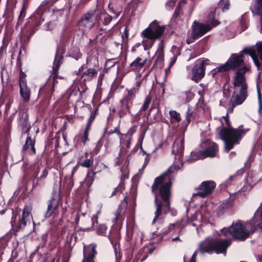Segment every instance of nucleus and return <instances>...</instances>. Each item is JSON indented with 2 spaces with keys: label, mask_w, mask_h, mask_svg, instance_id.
<instances>
[{
  "label": "nucleus",
  "mask_w": 262,
  "mask_h": 262,
  "mask_svg": "<svg viewBox=\"0 0 262 262\" xmlns=\"http://www.w3.org/2000/svg\"><path fill=\"white\" fill-rule=\"evenodd\" d=\"M97 73V71L94 69H89L85 71L83 76L85 80H91L94 77Z\"/></svg>",
  "instance_id": "4be33fe9"
},
{
  "label": "nucleus",
  "mask_w": 262,
  "mask_h": 262,
  "mask_svg": "<svg viewBox=\"0 0 262 262\" xmlns=\"http://www.w3.org/2000/svg\"><path fill=\"white\" fill-rule=\"evenodd\" d=\"M127 137V139H128V140H129V139H130V137Z\"/></svg>",
  "instance_id": "6e6d98bb"
},
{
  "label": "nucleus",
  "mask_w": 262,
  "mask_h": 262,
  "mask_svg": "<svg viewBox=\"0 0 262 262\" xmlns=\"http://www.w3.org/2000/svg\"><path fill=\"white\" fill-rule=\"evenodd\" d=\"M234 153H233V152H231V154H230V156H231V155H234Z\"/></svg>",
  "instance_id": "603ef678"
},
{
  "label": "nucleus",
  "mask_w": 262,
  "mask_h": 262,
  "mask_svg": "<svg viewBox=\"0 0 262 262\" xmlns=\"http://www.w3.org/2000/svg\"><path fill=\"white\" fill-rule=\"evenodd\" d=\"M25 75L23 73H21L20 74V78H19V84H20V82L21 81H23L25 83H26V81L25 78Z\"/></svg>",
  "instance_id": "c9c22d12"
},
{
  "label": "nucleus",
  "mask_w": 262,
  "mask_h": 262,
  "mask_svg": "<svg viewBox=\"0 0 262 262\" xmlns=\"http://www.w3.org/2000/svg\"><path fill=\"white\" fill-rule=\"evenodd\" d=\"M97 20V17L94 12H88L79 21V27L82 30H89L92 28Z\"/></svg>",
  "instance_id": "ddd939ff"
},
{
  "label": "nucleus",
  "mask_w": 262,
  "mask_h": 262,
  "mask_svg": "<svg viewBox=\"0 0 262 262\" xmlns=\"http://www.w3.org/2000/svg\"><path fill=\"white\" fill-rule=\"evenodd\" d=\"M188 223V224H189V221H188V223ZM190 224L191 225L193 226H195V223H190Z\"/></svg>",
  "instance_id": "3c124183"
},
{
  "label": "nucleus",
  "mask_w": 262,
  "mask_h": 262,
  "mask_svg": "<svg viewBox=\"0 0 262 262\" xmlns=\"http://www.w3.org/2000/svg\"><path fill=\"white\" fill-rule=\"evenodd\" d=\"M176 1L177 0H171L170 1H169L168 2V5H169V6H170V7L173 6Z\"/></svg>",
  "instance_id": "a19ab883"
},
{
  "label": "nucleus",
  "mask_w": 262,
  "mask_h": 262,
  "mask_svg": "<svg viewBox=\"0 0 262 262\" xmlns=\"http://www.w3.org/2000/svg\"><path fill=\"white\" fill-rule=\"evenodd\" d=\"M170 69V68H169V67L168 68L165 69V73L166 74H167L169 72Z\"/></svg>",
  "instance_id": "8fccbe9b"
},
{
  "label": "nucleus",
  "mask_w": 262,
  "mask_h": 262,
  "mask_svg": "<svg viewBox=\"0 0 262 262\" xmlns=\"http://www.w3.org/2000/svg\"><path fill=\"white\" fill-rule=\"evenodd\" d=\"M243 62V59L242 55L232 54L226 63L214 69L212 74L217 72L227 71L233 68L241 66Z\"/></svg>",
  "instance_id": "0eeeda50"
},
{
  "label": "nucleus",
  "mask_w": 262,
  "mask_h": 262,
  "mask_svg": "<svg viewBox=\"0 0 262 262\" xmlns=\"http://www.w3.org/2000/svg\"><path fill=\"white\" fill-rule=\"evenodd\" d=\"M184 149L183 142L182 140L175 142L173 145L172 152L174 155H181Z\"/></svg>",
  "instance_id": "6ab92c4d"
},
{
  "label": "nucleus",
  "mask_w": 262,
  "mask_h": 262,
  "mask_svg": "<svg viewBox=\"0 0 262 262\" xmlns=\"http://www.w3.org/2000/svg\"><path fill=\"white\" fill-rule=\"evenodd\" d=\"M229 6V0H220L218 4V8L221 9L223 11L227 10Z\"/></svg>",
  "instance_id": "393cba45"
},
{
  "label": "nucleus",
  "mask_w": 262,
  "mask_h": 262,
  "mask_svg": "<svg viewBox=\"0 0 262 262\" xmlns=\"http://www.w3.org/2000/svg\"><path fill=\"white\" fill-rule=\"evenodd\" d=\"M231 244V240H206L201 243L199 246L201 253H210L213 250L216 253H225L226 249Z\"/></svg>",
  "instance_id": "7ed1b4c3"
},
{
  "label": "nucleus",
  "mask_w": 262,
  "mask_h": 262,
  "mask_svg": "<svg viewBox=\"0 0 262 262\" xmlns=\"http://www.w3.org/2000/svg\"><path fill=\"white\" fill-rule=\"evenodd\" d=\"M248 70L246 67L240 69L236 72L234 79V86L237 90L247 91V85L245 82V73Z\"/></svg>",
  "instance_id": "f8f14e48"
},
{
  "label": "nucleus",
  "mask_w": 262,
  "mask_h": 262,
  "mask_svg": "<svg viewBox=\"0 0 262 262\" xmlns=\"http://www.w3.org/2000/svg\"><path fill=\"white\" fill-rule=\"evenodd\" d=\"M214 12H211L208 16L207 22L208 23L211 24V25L194 22L193 25L192 26V37L194 38L199 36H201L210 30L213 27L218 25L219 22L217 20L214 19Z\"/></svg>",
  "instance_id": "20e7f679"
},
{
  "label": "nucleus",
  "mask_w": 262,
  "mask_h": 262,
  "mask_svg": "<svg viewBox=\"0 0 262 262\" xmlns=\"http://www.w3.org/2000/svg\"><path fill=\"white\" fill-rule=\"evenodd\" d=\"M92 250V253L88 255H86L85 250H84V258L82 262H94L93 259L95 254L96 253L95 246H93Z\"/></svg>",
  "instance_id": "b1692460"
},
{
  "label": "nucleus",
  "mask_w": 262,
  "mask_h": 262,
  "mask_svg": "<svg viewBox=\"0 0 262 262\" xmlns=\"http://www.w3.org/2000/svg\"><path fill=\"white\" fill-rule=\"evenodd\" d=\"M123 189V188L122 186L119 185L113 191V192L112 193V195H116L117 192H120V191H122Z\"/></svg>",
  "instance_id": "72a5a7b5"
},
{
  "label": "nucleus",
  "mask_w": 262,
  "mask_h": 262,
  "mask_svg": "<svg viewBox=\"0 0 262 262\" xmlns=\"http://www.w3.org/2000/svg\"><path fill=\"white\" fill-rule=\"evenodd\" d=\"M92 121H93V119H91V118H90V119L89 120V121L87 122L85 128H88V129H90Z\"/></svg>",
  "instance_id": "e433bc0d"
},
{
  "label": "nucleus",
  "mask_w": 262,
  "mask_h": 262,
  "mask_svg": "<svg viewBox=\"0 0 262 262\" xmlns=\"http://www.w3.org/2000/svg\"><path fill=\"white\" fill-rule=\"evenodd\" d=\"M249 224L251 232H253L257 228L262 229V212L259 210H256Z\"/></svg>",
  "instance_id": "2eb2a0df"
},
{
  "label": "nucleus",
  "mask_w": 262,
  "mask_h": 262,
  "mask_svg": "<svg viewBox=\"0 0 262 262\" xmlns=\"http://www.w3.org/2000/svg\"><path fill=\"white\" fill-rule=\"evenodd\" d=\"M243 52L249 54L252 57L257 68L260 66V63L257 59V57L258 56L262 60V42L257 43L254 47L245 49Z\"/></svg>",
  "instance_id": "9b49d317"
},
{
  "label": "nucleus",
  "mask_w": 262,
  "mask_h": 262,
  "mask_svg": "<svg viewBox=\"0 0 262 262\" xmlns=\"http://www.w3.org/2000/svg\"><path fill=\"white\" fill-rule=\"evenodd\" d=\"M223 119L224 120L225 122L226 123L227 125H229V119L228 118V117H223Z\"/></svg>",
  "instance_id": "37998d69"
},
{
  "label": "nucleus",
  "mask_w": 262,
  "mask_h": 262,
  "mask_svg": "<svg viewBox=\"0 0 262 262\" xmlns=\"http://www.w3.org/2000/svg\"><path fill=\"white\" fill-rule=\"evenodd\" d=\"M35 183V180L33 181V184H34Z\"/></svg>",
  "instance_id": "13d9d810"
},
{
  "label": "nucleus",
  "mask_w": 262,
  "mask_h": 262,
  "mask_svg": "<svg viewBox=\"0 0 262 262\" xmlns=\"http://www.w3.org/2000/svg\"><path fill=\"white\" fill-rule=\"evenodd\" d=\"M195 256L196 254L195 253H194L192 255L189 262H195Z\"/></svg>",
  "instance_id": "ea45409f"
},
{
  "label": "nucleus",
  "mask_w": 262,
  "mask_h": 262,
  "mask_svg": "<svg viewBox=\"0 0 262 262\" xmlns=\"http://www.w3.org/2000/svg\"><path fill=\"white\" fill-rule=\"evenodd\" d=\"M151 102V98L149 96H147L145 99V101L144 102V104L142 106V107L141 108V110L142 111H145L147 110V108L148 107L149 104Z\"/></svg>",
  "instance_id": "bb28decb"
},
{
  "label": "nucleus",
  "mask_w": 262,
  "mask_h": 262,
  "mask_svg": "<svg viewBox=\"0 0 262 262\" xmlns=\"http://www.w3.org/2000/svg\"><path fill=\"white\" fill-rule=\"evenodd\" d=\"M112 19V16L110 15H107L104 18V23L105 25H107L109 24Z\"/></svg>",
  "instance_id": "f704fd0d"
},
{
  "label": "nucleus",
  "mask_w": 262,
  "mask_h": 262,
  "mask_svg": "<svg viewBox=\"0 0 262 262\" xmlns=\"http://www.w3.org/2000/svg\"><path fill=\"white\" fill-rule=\"evenodd\" d=\"M256 12L260 16V20L261 23V28L260 32H262V0H256V4L255 6Z\"/></svg>",
  "instance_id": "5701e85b"
},
{
  "label": "nucleus",
  "mask_w": 262,
  "mask_h": 262,
  "mask_svg": "<svg viewBox=\"0 0 262 262\" xmlns=\"http://www.w3.org/2000/svg\"><path fill=\"white\" fill-rule=\"evenodd\" d=\"M32 206L30 205L25 206L22 215L19 217L17 224L15 223L16 216L15 214L13 213L11 223L12 227H16L18 229H25L27 227L30 226L32 223L34 225L33 217L31 214Z\"/></svg>",
  "instance_id": "39448f33"
},
{
  "label": "nucleus",
  "mask_w": 262,
  "mask_h": 262,
  "mask_svg": "<svg viewBox=\"0 0 262 262\" xmlns=\"http://www.w3.org/2000/svg\"><path fill=\"white\" fill-rule=\"evenodd\" d=\"M215 187V184L212 181L203 182L198 188V192L193 195L204 197L212 192Z\"/></svg>",
  "instance_id": "4468645a"
},
{
  "label": "nucleus",
  "mask_w": 262,
  "mask_h": 262,
  "mask_svg": "<svg viewBox=\"0 0 262 262\" xmlns=\"http://www.w3.org/2000/svg\"><path fill=\"white\" fill-rule=\"evenodd\" d=\"M59 67V64H55V63H54V69H55V71L58 70Z\"/></svg>",
  "instance_id": "a18cd8bd"
},
{
  "label": "nucleus",
  "mask_w": 262,
  "mask_h": 262,
  "mask_svg": "<svg viewBox=\"0 0 262 262\" xmlns=\"http://www.w3.org/2000/svg\"><path fill=\"white\" fill-rule=\"evenodd\" d=\"M122 212V209L120 207H119L116 211L115 213V217L114 219V221L116 222L118 220L119 216L120 215L121 213Z\"/></svg>",
  "instance_id": "2f4dec72"
},
{
  "label": "nucleus",
  "mask_w": 262,
  "mask_h": 262,
  "mask_svg": "<svg viewBox=\"0 0 262 262\" xmlns=\"http://www.w3.org/2000/svg\"><path fill=\"white\" fill-rule=\"evenodd\" d=\"M208 60H201L196 63L192 70L191 80L198 82L202 79L205 75V66L208 64Z\"/></svg>",
  "instance_id": "9d476101"
},
{
  "label": "nucleus",
  "mask_w": 262,
  "mask_h": 262,
  "mask_svg": "<svg viewBox=\"0 0 262 262\" xmlns=\"http://www.w3.org/2000/svg\"><path fill=\"white\" fill-rule=\"evenodd\" d=\"M231 226L229 228H224L222 230V233L223 235L225 236H227L228 234L231 235Z\"/></svg>",
  "instance_id": "7c9ffc66"
},
{
  "label": "nucleus",
  "mask_w": 262,
  "mask_h": 262,
  "mask_svg": "<svg viewBox=\"0 0 262 262\" xmlns=\"http://www.w3.org/2000/svg\"><path fill=\"white\" fill-rule=\"evenodd\" d=\"M146 62V59H143L140 57H137L130 65L133 70H136L142 68Z\"/></svg>",
  "instance_id": "a211bd4d"
},
{
  "label": "nucleus",
  "mask_w": 262,
  "mask_h": 262,
  "mask_svg": "<svg viewBox=\"0 0 262 262\" xmlns=\"http://www.w3.org/2000/svg\"><path fill=\"white\" fill-rule=\"evenodd\" d=\"M24 148L25 150H28L33 153H35L34 141L30 137H28L27 138Z\"/></svg>",
  "instance_id": "412c9836"
},
{
  "label": "nucleus",
  "mask_w": 262,
  "mask_h": 262,
  "mask_svg": "<svg viewBox=\"0 0 262 262\" xmlns=\"http://www.w3.org/2000/svg\"><path fill=\"white\" fill-rule=\"evenodd\" d=\"M175 61H176V59H172V60L170 61V63H169V68H171V67L174 64V63Z\"/></svg>",
  "instance_id": "c03bdc74"
},
{
  "label": "nucleus",
  "mask_w": 262,
  "mask_h": 262,
  "mask_svg": "<svg viewBox=\"0 0 262 262\" xmlns=\"http://www.w3.org/2000/svg\"><path fill=\"white\" fill-rule=\"evenodd\" d=\"M261 260L262 261V258L261 259Z\"/></svg>",
  "instance_id": "bf43d9fd"
},
{
  "label": "nucleus",
  "mask_w": 262,
  "mask_h": 262,
  "mask_svg": "<svg viewBox=\"0 0 262 262\" xmlns=\"http://www.w3.org/2000/svg\"><path fill=\"white\" fill-rule=\"evenodd\" d=\"M93 163V161L91 159H86L83 162H81L80 165L84 167L88 168Z\"/></svg>",
  "instance_id": "cd10ccee"
},
{
  "label": "nucleus",
  "mask_w": 262,
  "mask_h": 262,
  "mask_svg": "<svg viewBox=\"0 0 262 262\" xmlns=\"http://www.w3.org/2000/svg\"><path fill=\"white\" fill-rule=\"evenodd\" d=\"M247 96V91L240 90L239 94L234 92L230 99L231 110L235 106L242 104L246 99Z\"/></svg>",
  "instance_id": "dca6fc26"
},
{
  "label": "nucleus",
  "mask_w": 262,
  "mask_h": 262,
  "mask_svg": "<svg viewBox=\"0 0 262 262\" xmlns=\"http://www.w3.org/2000/svg\"><path fill=\"white\" fill-rule=\"evenodd\" d=\"M257 210H259L260 212H262V203H261L259 208L257 209Z\"/></svg>",
  "instance_id": "de8ad7c7"
},
{
  "label": "nucleus",
  "mask_w": 262,
  "mask_h": 262,
  "mask_svg": "<svg viewBox=\"0 0 262 262\" xmlns=\"http://www.w3.org/2000/svg\"><path fill=\"white\" fill-rule=\"evenodd\" d=\"M191 115V112L189 109L188 110V111L187 112V119L188 120V122H189L190 121V117Z\"/></svg>",
  "instance_id": "4c0bfd02"
},
{
  "label": "nucleus",
  "mask_w": 262,
  "mask_h": 262,
  "mask_svg": "<svg viewBox=\"0 0 262 262\" xmlns=\"http://www.w3.org/2000/svg\"><path fill=\"white\" fill-rule=\"evenodd\" d=\"M245 132L241 129H235L231 127L221 130L220 135L225 142V149L229 151L238 144Z\"/></svg>",
  "instance_id": "f03ea898"
},
{
  "label": "nucleus",
  "mask_w": 262,
  "mask_h": 262,
  "mask_svg": "<svg viewBox=\"0 0 262 262\" xmlns=\"http://www.w3.org/2000/svg\"><path fill=\"white\" fill-rule=\"evenodd\" d=\"M249 228H250L249 223L244 225L239 221L236 222L231 226V235L234 238L244 241L250 235V232L248 229Z\"/></svg>",
  "instance_id": "423d86ee"
},
{
  "label": "nucleus",
  "mask_w": 262,
  "mask_h": 262,
  "mask_svg": "<svg viewBox=\"0 0 262 262\" xmlns=\"http://www.w3.org/2000/svg\"><path fill=\"white\" fill-rule=\"evenodd\" d=\"M126 147H129V144H127L126 145Z\"/></svg>",
  "instance_id": "5fc2aeb1"
},
{
  "label": "nucleus",
  "mask_w": 262,
  "mask_h": 262,
  "mask_svg": "<svg viewBox=\"0 0 262 262\" xmlns=\"http://www.w3.org/2000/svg\"><path fill=\"white\" fill-rule=\"evenodd\" d=\"M48 170L46 169H43L42 171V174L40 175V176L39 177H38L37 179V181H38L39 180H41L43 178H46L47 177V176L48 175Z\"/></svg>",
  "instance_id": "473e14b6"
},
{
  "label": "nucleus",
  "mask_w": 262,
  "mask_h": 262,
  "mask_svg": "<svg viewBox=\"0 0 262 262\" xmlns=\"http://www.w3.org/2000/svg\"><path fill=\"white\" fill-rule=\"evenodd\" d=\"M76 169V167H74V170H75Z\"/></svg>",
  "instance_id": "4d7b16f0"
},
{
  "label": "nucleus",
  "mask_w": 262,
  "mask_h": 262,
  "mask_svg": "<svg viewBox=\"0 0 262 262\" xmlns=\"http://www.w3.org/2000/svg\"><path fill=\"white\" fill-rule=\"evenodd\" d=\"M20 94L23 100L28 102L30 97V91L27 87L26 83L21 81L19 84Z\"/></svg>",
  "instance_id": "f3484780"
},
{
  "label": "nucleus",
  "mask_w": 262,
  "mask_h": 262,
  "mask_svg": "<svg viewBox=\"0 0 262 262\" xmlns=\"http://www.w3.org/2000/svg\"><path fill=\"white\" fill-rule=\"evenodd\" d=\"M182 165L183 164L180 161H176L165 172L156 179L152 186V190L154 192L159 189V196L161 197L162 201L159 200L158 196L156 195L155 203L157 209L155 212L152 224L162 219V211L164 213H166L169 210L170 207L169 198L170 195V188L171 187L170 174L179 170Z\"/></svg>",
  "instance_id": "f257e3e1"
},
{
  "label": "nucleus",
  "mask_w": 262,
  "mask_h": 262,
  "mask_svg": "<svg viewBox=\"0 0 262 262\" xmlns=\"http://www.w3.org/2000/svg\"><path fill=\"white\" fill-rule=\"evenodd\" d=\"M58 206V201L55 199H51L48 204V209L47 214L50 215L56 209Z\"/></svg>",
  "instance_id": "aec40b11"
},
{
  "label": "nucleus",
  "mask_w": 262,
  "mask_h": 262,
  "mask_svg": "<svg viewBox=\"0 0 262 262\" xmlns=\"http://www.w3.org/2000/svg\"><path fill=\"white\" fill-rule=\"evenodd\" d=\"M164 30V27L159 26L156 21H154L147 28L143 31L142 34L147 38L156 39L162 35Z\"/></svg>",
  "instance_id": "6e6552de"
},
{
  "label": "nucleus",
  "mask_w": 262,
  "mask_h": 262,
  "mask_svg": "<svg viewBox=\"0 0 262 262\" xmlns=\"http://www.w3.org/2000/svg\"><path fill=\"white\" fill-rule=\"evenodd\" d=\"M89 130H90V129H89L88 128H85L84 129V133H83V136L81 138V141L83 143H85V142L88 139V136H89Z\"/></svg>",
  "instance_id": "c756f323"
},
{
  "label": "nucleus",
  "mask_w": 262,
  "mask_h": 262,
  "mask_svg": "<svg viewBox=\"0 0 262 262\" xmlns=\"http://www.w3.org/2000/svg\"><path fill=\"white\" fill-rule=\"evenodd\" d=\"M218 150L216 144L211 143L210 145L204 151H193L191 154L192 160H196L203 159L206 157H215Z\"/></svg>",
  "instance_id": "1a4fd4ad"
},
{
  "label": "nucleus",
  "mask_w": 262,
  "mask_h": 262,
  "mask_svg": "<svg viewBox=\"0 0 262 262\" xmlns=\"http://www.w3.org/2000/svg\"><path fill=\"white\" fill-rule=\"evenodd\" d=\"M259 113L260 115H262V104L260 101H259Z\"/></svg>",
  "instance_id": "79ce46f5"
},
{
  "label": "nucleus",
  "mask_w": 262,
  "mask_h": 262,
  "mask_svg": "<svg viewBox=\"0 0 262 262\" xmlns=\"http://www.w3.org/2000/svg\"><path fill=\"white\" fill-rule=\"evenodd\" d=\"M101 230L105 231L106 229V227L105 225H101L100 226Z\"/></svg>",
  "instance_id": "49530a36"
},
{
  "label": "nucleus",
  "mask_w": 262,
  "mask_h": 262,
  "mask_svg": "<svg viewBox=\"0 0 262 262\" xmlns=\"http://www.w3.org/2000/svg\"><path fill=\"white\" fill-rule=\"evenodd\" d=\"M172 241H180V239L179 238V237H174L172 239Z\"/></svg>",
  "instance_id": "09e8293b"
},
{
  "label": "nucleus",
  "mask_w": 262,
  "mask_h": 262,
  "mask_svg": "<svg viewBox=\"0 0 262 262\" xmlns=\"http://www.w3.org/2000/svg\"><path fill=\"white\" fill-rule=\"evenodd\" d=\"M251 188H252V186L250 184H246L244 186H243V188H242L241 189V190L239 191V192L242 193V192H249L251 190Z\"/></svg>",
  "instance_id": "c85d7f7f"
},
{
  "label": "nucleus",
  "mask_w": 262,
  "mask_h": 262,
  "mask_svg": "<svg viewBox=\"0 0 262 262\" xmlns=\"http://www.w3.org/2000/svg\"><path fill=\"white\" fill-rule=\"evenodd\" d=\"M169 115L171 119L172 120H174L177 122H179L181 120L180 114L176 111H170L169 112Z\"/></svg>",
  "instance_id": "a878e982"
},
{
  "label": "nucleus",
  "mask_w": 262,
  "mask_h": 262,
  "mask_svg": "<svg viewBox=\"0 0 262 262\" xmlns=\"http://www.w3.org/2000/svg\"><path fill=\"white\" fill-rule=\"evenodd\" d=\"M175 226H176V225L174 224H170L169 226V229H168L169 231L173 230L174 229Z\"/></svg>",
  "instance_id": "58836bf2"
},
{
  "label": "nucleus",
  "mask_w": 262,
  "mask_h": 262,
  "mask_svg": "<svg viewBox=\"0 0 262 262\" xmlns=\"http://www.w3.org/2000/svg\"><path fill=\"white\" fill-rule=\"evenodd\" d=\"M102 76H103V75H102V76H101L100 75V76H99V79H100V78H101V79H102Z\"/></svg>",
  "instance_id": "864d4df0"
}]
</instances>
